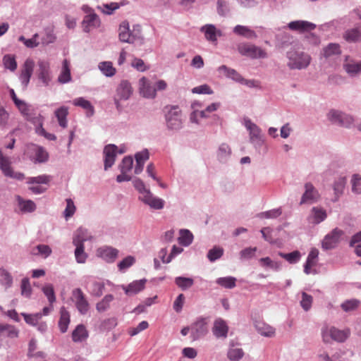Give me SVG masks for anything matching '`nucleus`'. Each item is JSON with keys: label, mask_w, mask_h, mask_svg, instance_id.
Wrapping results in <instances>:
<instances>
[{"label": "nucleus", "mask_w": 361, "mask_h": 361, "mask_svg": "<svg viewBox=\"0 0 361 361\" xmlns=\"http://www.w3.org/2000/svg\"><path fill=\"white\" fill-rule=\"evenodd\" d=\"M92 239V234L87 229L82 227L78 228L74 233L73 243L74 245H84V243Z\"/></svg>", "instance_id": "obj_27"}, {"label": "nucleus", "mask_w": 361, "mask_h": 361, "mask_svg": "<svg viewBox=\"0 0 361 361\" xmlns=\"http://www.w3.org/2000/svg\"><path fill=\"white\" fill-rule=\"evenodd\" d=\"M75 260L79 264H84L87 258V255L85 252V246L84 245H75Z\"/></svg>", "instance_id": "obj_60"}, {"label": "nucleus", "mask_w": 361, "mask_h": 361, "mask_svg": "<svg viewBox=\"0 0 361 361\" xmlns=\"http://www.w3.org/2000/svg\"><path fill=\"white\" fill-rule=\"evenodd\" d=\"M88 337L87 331L83 324H78L72 332V339L74 342H82Z\"/></svg>", "instance_id": "obj_42"}, {"label": "nucleus", "mask_w": 361, "mask_h": 361, "mask_svg": "<svg viewBox=\"0 0 361 361\" xmlns=\"http://www.w3.org/2000/svg\"><path fill=\"white\" fill-rule=\"evenodd\" d=\"M100 24L99 17L96 13L85 15L82 21V30L88 33L92 30L99 27Z\"/></svg>", "instance_id": "obj_24"}, {"label": "nucleus", "mask_w": 361, "mask_h": 361, "mask_svg": "<svg viewBox=\"0 0 361 361\" xmlns=\"http://www.w3.org/2000/svg\"><path fill=\"white\" fill-rule=\"evenodd\" d=\"M236 281V278L229 276L216 279V283L224 288L232 289L235 287Z\"/></svg>", "instance_id": "obj_46"}, {"label": "nucleus", "mask_w": 361, "mask_h": 361, "mask_svg": "<svg viewBox=\"0 0 361 361\" xmlns=\"http://www.w3.org/2000/svg\"><path fill=\"white\" fill-rule=\"evenodd\" d=\"M348 21V18L347 17L335 19L322 25V27L323 30L337 31L344 28Z\"/></svg>", "instance_id": "obj_34"}, {"label": "nucleus", "mask_w": 361, "mask_h": 361, "mask_svg": "<svg viewBox=\"0 0 361 361\" xmlns=\"http://www.w3.org/2000/svg\"><path fill=\"white\" fill-rule=\"evenodd\" d=\"M243 356V350L234 346L231 347L227 353V357L231 361H239Z\"/></svg>", "instance_id": "obj_53"}, {"label": "nucleus", "mask_w": 361, "mask_h": 361, "mask_svg": "<svg viewBox=\"0 0 361 361\" xmlns=\"http://www.w3.org/2000/svg\"><path fill=\"white\" fill-rule=\"evenodd\" d=\"M139 90L140 94L147 99H154L157 96V89L154 85L145 77H142L139 80Z\"/></svg>", "instance_id": "obj_18"}, {"label": "nucleus", "mask_w": 361, "mask_h": 361, "mask_svg": "<svg viewBox=\"0 0 361 361\" xmlns=\"http://www.w3.org/2000/svg\"><path fill=\"white\" fill-rule=\"evenodd\" d=\"M219 73H223L227 78L232 79L233 80L240 83L243 81V77L238 73L235 69L227 67L225 65H222L218 68Z\"/></svg>", "instance_id": "obj_37"}, {"label": "nucleus", "mask_w": 361, "mask_h": 361, "mask_svg": "<svg viewBox=\"0 0 361 361\" xmlns=\"http://www.w3.org/2000/svg\"><path fill=\"white\" fill-rule=\"evenodd\" d=\"M346 183L347 179L345 176H341L334 180L332 185L334 194V197L333 199L334 202H337L340 197L343 194Z\"/></svg>", "instance_id": "obj_30"}, {"label": "nucleus", "mask_w": 361, "mask_h": 361, "mask_svg": "<svg viewBox=\"0 0 361 361\" xmlns=\"http://www.w3.org/2000/svg\"><path fill=\"white\" fill-rule=\"evenodd\" d=\"M326 212L322 207H314L312 208L307 217V221L312 224H319L326 219Z\"/></svg>", "instance_id": "obj_26"}, {"label": "nucleus", "mask_w": 361, "mask_h": 361, "mask_svg": "<svg viewBox=\"0 0 361 361\" xmlns=\"http://www.w3.org/2000/svg\"><path fill=\"white\" fill-rule=\"evenodd\" d=\"M71 322L70 314L64 307L60 310V318L59 321V328L61 333H66L68 330Z\"/></svg>", "instance_id": "obj_36"}, {"label": "nucleus", "mask_w": 361, "mask_h": 361, "mask_svg": "<svg viewBox=\"0 0 361 361\" xmlns=\"http://www.w3.org/2000/svg\"><path fill=\"white\" fill-rule=\"evenodd\" d=\"M257 250L256 247H246L240 252V258L241 260H248L253 258L255 256V253Z\"/></svg>", "instance_id": "obj_64"}, {"label": "nucleus", "mask_w": 361, "mask_h": 361, "mask_svg": "<svg viewBox=\"0 0 361 361\" xmlns=\"http://www.w3.org/2000/svg\"><path fill=\"white\" fill-rule=\"evenodd\" d=\"M193 240L192 233L188 229L180 230V236L178 238V243L185 247L189 246L192 244Z\"/></svg>", "instance_id": "obj_49"}, {"label": "nucleus", "mask_w": 361, "mask_h": 361, "mask_svg": "<svg viewBox=\"0 0 361 361\" xmlns=\"http://www.w3.org/2000/svg\"><path fill=\"white\" fill-rule=\"evenodd\" d=\"M34 69V61L27 59L24 62L23 69L19 76L22 85L26 87L30 82Z\"/></svg>", "instance_id": "obj_23"}, {"label": "nucleus", "mask_w": 361, "mask_h": 361, "mask_svg": "<svg viewBox=\"0 0 361 361\" xmlns=\"http://www.w3.org/2000/svg\"><path fill=\"white\" fill-rule=\"evenodd\" d=\"M104 170H108L115 162L117 154V146L113 144L104 147Z\"/></svg>", "instance_id": "obj_22"}, {"label": "nucleus", "mask_w": 361, "mask_h": 361, "mask_svg": "<svg viewBox=\"0 0 361 361\" xmlns=\"http://www.w3.org/2000/svg\"><path fill=\"white\" fill-rule=\"evenodd\" d=\"M118 249L109 245H103L97 248L96 255L106 263H114L118 256Z\"/></svg>", "instance_id": "obj_15"}, {"label": "nucleus", "mask_w": 361, "mask_h": 361, "mask_svg": "<svg viewBox=\"0 0 361 361\" xmlns=\"http://www.w3.org/2000/svg\"><path fill=\"white\" fill-rule=\"evenodd\" d=\"M352 192L356 195H361V175L355 173L350 179Z\"/></svg>", "instance_id": "obj_54"}, {"label": "nucleus", "mask_w": 361, "mask_h": 361, "mask_svg": "<svg viewBox=\"0 0 361 361\" xmlns=\"http://www.w3.org/2000/svg\"><path fill=\"white\" fill-rule=\"evenodd\" d=\"M11 157L4 155L2 150H0V170L3 175L7 178L23 180L25 178L24 173L15 171L11 166Z\"/></svg>", "instance_id": "obj_7"}, {"label": "nucleus", "mask_w": 361, "mask_h": 361, "mask_svg": "<svg viewBox=\"0 0 361 361\" xmlns=\"http://www.w3.org/2000/svg\"><path fill=\"white\" fill-rule=\"evenodd\" d=\"M71 80L70 63L67 59H64L57 80L61 84H66L70 82Z\"/></svg>", "instance_id": "obj_33"}, {"label": "nucleus", "mask_w": 361, "mask_h": 361, "mask_svg": "<svg viewBox=\"0 0 361 361\" xmlns=\"http://www.w3.org/2000/svg\"><path fill=\"white\" fill-rule=\"evenodd\" d=\"M98 68L106 77H112L116 73V70L113 66V63L111 61H102L99 63Z\"/></svg>", "instance_id": "obj_45"}, {"label": "nucleus", "mask_w": 361, "mask_h": 361, "mask_svg": "<svg viewBox=\"0 0 361 361\" xmlns=\"http://www.w3.org/2000/svg\"><path fill=\"white\" fill-rule=\"evenodd\" d=\"M233 32L240 36H243L247 39L257 37L256 32L247 26L238 25L233 27Z\"/></svg>", "instance_id": "obj_41"}, {"label": "nucleus", "mask_w": 361, "mask_h": 361, "mask_svg": "<svg viewBox=\"0 0 361 361\" xmlns=\"http://www.w3.org/2000/svg\"><path fill=\"white\" fill-rule=\"evenodd\" d=\"M318 255L319 250L317 248L311 249L308 254L307 260L304 264V272L306 274H314L317 273L315 270H312L311 268L317 264Z\"/></svg>", "instance_id": "obj_28"}, {"label": "nucleus", "mask_w": 361, "mask_h": 361, "mask_svg": "<svg viewBox=\"0 0 361 361\" xmlns=\"http://www.w3.org/2000/svg\"><path fill=\"white\" fill-rule=\"evenodd\" d=\"M350 331L348 329H339L333 326L324 325L321 329V336L324 343H331L333 341L343 343L349 337Z\"/></svg>", "instance_id": "obj_4"}, {"label": "nucleus", "mask_w": 361, "mask_h": 361, "mask_svg": "<svg viewBox=\"0 0 361 361\" xmlns=\"http://www.w3.org/2000/svg\"><path fill=\"white\" fill-rule=\"evenodd\" d=\"M228 329L226 322L222 318L219 317L214 320L212 331L216 338L225 339L228 336Z\"/></svg>", "instance_id": "obj_20"}, {"label": "nucleus", "mask_w": 361, "mask_h": 361, "mask_svg": "<svg viewBox=\"0 0 361 361\" xmlns=\"http://www.w3.org/2000/svg\"><path fill=\"white\" fill-rule=\"evenodd\" d=\"M279 255L282 258L285 259L287 262H288L290 264H296L298 262L300 261L301 257L300 252L297 250L290 253L279 252Z\"/></svg>", "instance_id": "obj_56"}, {"label": "nucleus", "mask_w": 361, "mask_h": 361, "mask_svg": "<svg viewBox=\"0 0 361 361\" xmlns=\"http://www.w3.org/2000/svg\"><path fill=\"white\" fill-rule=\"evenodd\" d=\"M114 297L111 294L106 295L99 302L96 304V310L99 312H104L109 309L111 302Z\"/></svg>", "instance_id": "obj_48"}, {"label": "nucleus", "mask_w": 361, "mask_h": 361, "mask_svg": "<svg viewBox=\"0 0 361 361\" xmlns=\"http://www.w3.org/2000/svg\"><path fill=\"white\" fill-rule=\"evenodd\" d=\"M165 122L166 128L173 132H177L183 127L182 111L178 106H168L165 107Z\"/></svg>", "instance_id": "obj_3"}, {"label": "nucleus", "mask_w": 361, "mask_h": 361, "mask_svg": "<svg viewBox=\"0 0 361 361\" xmlns=\"http://www.w3.org/2000/svg\"><path fill=\"white\" fill-rule=\"evenodd\" d=\"M15 105L26 120L30 121H32L34 120L35 117H34L31 113L30 105L21 99L15 104Z\"/></svg>", "instance_id": "obj_43"}, {"label": "nucleus", "mask_w": 361, "mask_h": 361, "mask_svg": "<svg viewBox=\"0 0 361 361\" xmlns=\"http://www.w3.org/2000/svg\"><path fill=\"white\" fill-rule=\"evenodd\" d=\"M54 115L57 118L59 125L61 128H66L68 126L67 116L68 115V108L65 106H62L56 109Z\"/></svg>", "instance_id": "obj_39"}, {"label": "nucleus", "mask_w": 361, "mask_h": 361, "mask_svg": "<svg viewBox=\"0 0 361 361\" xmlns=\"http://www.w3.org/2000/svg\"><path fill=\"white\" fill-rule=\"evenodd\" d=\"M135 27L131 32L129 28V23L127 21L122 22L118 28L119 39L122 42L130 44L135 43L137 39H140L141 37L140 27L137 25Z\"/></svg>", "instance_id": "obj_6"}, {"label": "nucleus", "mask_w": 361, "mask_h": 361, "mask_svg": "<svg viewBox=\"0 0 361 361\" xmlns=\"http://www.w3.org/2000/svg\"><path fill=\"white\" fill-rule=\"evenodd\" d=\"M304 188L305 192L301 197L300 204H313L319 200L320 197L319 191L311 183H306Z\"/></svg>", "instance_id": "obj_16"}, {"label": "nucleus", "mask_w": 361, "mask_h": 361, "mask_svg": "<svg viewBox=\"0 0 361 361\" xmlns=\"http://www.w3.org/2000/svg\"><path fill=\"white\" fill-rule=\"evenodd\" d=\"M175 283L182 290H186L193 286L194 280L189 277L177 276L175 278Z\"/></svg>", "instance_id": "obj_50"}, {"label": "nucleus", "mask_w": 361, "mask_h": 361, "mask_svg": "<svg viewBox=\"0 0 361 361\" xmlns=\"http://www.w3.org/2000/svg\"><path fill=\"white\" fill-rule=\"evenodd\" d=\"M223 254V248L216 246L209 250L207 253V258L211 262H214L216 260L220 259L222 257Z\"/></svg>", "instance_id": "obj_62"}, {"label": "nucleus", "mask_w": 361, "mask_h": 361, "mask_svg": "<svg viewBox=\"0 0 361 361\" xmlns=\"http://www.w3.org/2000/svg\"><path fill=\"white\" fill-rule=\"evenodd\" d=\"M259 264L264 267H269L273 270L279 271L281 269V263L272 261L269 257H263L259 260Z\"/></svg>", "instance_id": "obj_61"}, {"label": "nucleus", "mask_w": 361, "mask_h": 361, "mask_svg": "<svg viewBox=\"0 0 361 361\" xmlns=\"http://www.w3.org/2000/svg\"><path fill=\"white\" fill-rule=\"evenodd\" d=\"M327 117L333 123L347 128L350 127L354 121L352 116L335 109L330 110Z\"/></svg>", "instance_id": "obj_10"}, {"label": "nucleus", "mask_w": 361, "mask_h": 361, "mask_svg": "<svg viewBox=\"0 0 361 361\" xmlns=\"http://www.w3.org/2000/svg\"><path fill=\"white\" fill-rule=\"evenodd\" d=\"M73 104L75 106H80L85 110H87L86 116L87 117H91L94 114V108L91 104V102L84 97H78L73 100Z\"/></svg>", "instance_id": "obj_35"}, {"label": "nucleus", "mask_w": 361, "mask_h": 361, "mask_svg": "<svg viewBox=\"0 0 361 361\" xmlns=\"http://www.w3.org/2000/svg\"><path fill=\"white\" fill-rule=\"evenodd\" d=\"M343 231L337 228L332 230L324 238L322 242V247L324 250L335 248L341 240Z\"/></svg>", "instance_id": "obj_13"}, {"label": "nucleus", "mask_w": 361, "mask_h": 361, "mask_svg": "<svg viewBox=\"0 0 361 361\" xmlns=\"http://www.w3.org/2000/svg\"><path fill=\"white\" fill-rule=\"evenodd\" d=\"M341 48L338 44L330 43L323 49V56L325 58H329L333 56H337L341 54Z\"/></svg>", "instance_id": "obj_51"}, {"label": "nucleus", "mask_w": 361, "mask_h": 361, "mask_svg": "<svg viewBox=\"0 0 361 361\" xmlns=\"http://www.w3.org/2000/svg\"><path fill=\"white\" fill-rule=\"evenodd\" d=\"M238 51L241 55L253 59L267 57V52L261 47L246 42L240 43L238 45Z\"/></svg>", "instance_id": "obj_8"}, {"label": "nucleus", "mask_w": 361, "mask_h": 361, "mask_svg": "<svg viewBox=\"0 0 361 361\" xmlns=\"http://www.w3.org/2000/svg\"><path fill=\"white\" fill-rule=\"evenodd\" d=\"M18 330L14 326L0 323V336L14 338L18 336Z\"/></svg>", "instance_id": "obj_40"}, {"label": "nucleus", "mask_w": 361, "mask_h": 361, "mask_svg": "<svg viewBox=\"0 0 361 361\" xmlns=\"http://www.w3.org/2000/svg\"><path fill=\"white\" fill-rule=\"evenodd\" d=\"M191 336L193 340L204 337L209 332L208 319L198 317L190 326Z\"/></svg>", "instance_id": "obj_9"}, {"label": "nucleus", "mask_w": 361, "mask_h": 361, "mask_svg": "<svg viewBox=\"0 0 361 361\" xmlns=\"http://www.w3.org/2000/svg\"><path fill=\"white\" fill-rule=\"evenodd\" d=\"M73 300L80 314H86L90 309V304L80 288H75L72 292Z\"/></svg>", "instance_id": "obj_14"}, {"label": "nucleus", "mask_w": 361, "mask_h": 361, "mask_svg": "<svg viewBox=\"0 0 361 361\" xmlns=\"http://www.w3.org/2000/svg\"><path fill=\"white\" fill-rule=\"evenodd\" d=\"M200 31L204 33L206 39L212 42H216L217 37L221 35V31L212 24L203 25L201 27Z\"/></svg>", "instance_id": "obj_31"}, {"label": "nucleus", "mask_w": 361, "mask_h": 361, "mask_svg": "<svg viewBox=\"0 0 361 361\" xmlns=\"http://www.w3.org/2000/svg\"><path fill=\"white\" fill-rule=\"evenodd\" d=\"M51 180V176L49 175H40L36 177H30L27 178V183L28 184H48Z\"/></svg>", "instance_id": "obj_59"}, {"label": "nucleus", "mask_w": 361, "mask_h": 361, "mask_svg": "<svg viewBox=\"0 0 361 361\" xmlns=\"http://www.w3.org/2000/svg\"><path fill=\"white\" fill-rule=\"evenodd\" d=\"M86 285L91 295L100 297L103 294L105 284L102 280L89 276Z\"/></svg>", "instance_id": "obj_21"}, {"label": "nucleus", "mask_w": 361, "mask_h": 361, "mask_svg": "<svg viewBox=\"0 0 361 361\" xmlns=\"http://www.w3.org/2000/svg\"><path fill=\"white\" fill-rule=\"evenodd\" d=\"M147 280L143 279L140 280L134 281L128 286H122V288L125 293L128 295H135L140 292L145 288Z\"/></svg>", "instance_id": "obj_29"}, {"label": "nucleus", "mask_w": 361, "mask_h": 361, "mask_svg": "<svg viewBox=\"0 0 361 361\" xmlns=\"http://www.w3.org/2000/svg\"><path fill=\"white\" fill-rule=\"evenodd\" d=\"M27 153L30 159L34 163H44L49 159V154L47 150L41 146L31 144L27 146Z\"/></svg>", "instance_id": "obj_11"}, {"label": "nucleus", "mask_w": 361, "mask_h": 361, "mask_svg": "<svg viewBox=\"0 0 361 361\" xmlns=\"http://www.w3.org/2000/svg\"><path fill=\"white\" fill-rule=\"evenodd\" d=\"M38 71L37 75L39 80L45 85L48 86L51 80L50 64L48 61L39 60L37 62Z\"/></svg>", "instance_id": "obj_19"}, {"label": "nucleus", "mask_w": 361, "mask_h": 361, "mask_svg": "<svg viewBox=\"0 0 361 361\" xmlns=\"http://www.w3.org/2000/svg\"><path fill=\"white\" fill-rule=\"evenodd\" d=\"M21 315L24 317L25 322L30 325L35 326L38 324V322L42 318L41 313H35V314H27V313H21Z\"/></svg>", "instance_id": "obj_57"}, {"label": "nucleus", "mask_w": 361, "mask_h": 361, "mask_svg": "<svg viewBox=\"0 0 361 361\" xmlns=\"http://www.w3.org/2000/svg\"><path fill=\"white\" fill-rule=\"evenodd\" d=\"M231 149L226 143H222L219 145L217 150V159L220 162L225 163L230 158Z\"/></svg>", "instance_id": "obj_44"}, {"label": "nucleus", "mask_w": 361, "mask_h": 361, "mask_svg": "<svg viewBox=\"0 0 361 361\" xmlns=\"http://www.w3.org/2000/svg\"><path fill=\"white\" fill-rule=\"evenodd\" d=\"M135 190L138 192V200L148 206L152 210H161L164 208L165 200L154 195L150 189L146 187L142 180L136 178L133 180Z\"/></svg>", "instance_id": "obj_1"}, {"label": "nucleus", "mask_w": 361, "mask_h": 361, "mask_svg": "<svg viewBox=\"0 0 361 361\" xmlns=\"http://www.w3.org/2000/svg\"><path fill=\"white\" fill-rule=\"evenodd\" d=\"M286 56L288 60L287 66L291 70L305 69L312 60L310 54L295 47H292Z\"/></svg>", "instance_id": "obj_2"}, {"label": "nucleus", "mask_w": 361, "mask_h": 361, "mask_svg": "<svg viewBox=\"0 0 361 361\" xmlns=\"http://www.w3.org/2000/svg\"><path fill=\"white\" fill-rule=\"evenodd\" d=\"M255 327L257 331L265 337H273L275 334V329L270 325L262 322H256Z\"/></svg>", "instance_id": "obj_38"}, {"label": "nucleus", "mask_w": 361, "mask_h": 361, "mask_svg": "<svg viewBox=\"0 0 361 361\" xmlns=\"http://www.w3.org/2000/svg\"><path fill=\"white\" fill-rule=\"evenodd\" d=\"M343 38L349 43L357 42L361 40V32L357 28L350 29L344 32Z\"/></svg>", "instance_id": "obj_47"}, {"label": "nucleus", "mask_w": 361, "mask_h": 361, "mask_svg": "<svg viewBox=\"0 0 361 361\" xmlns=\"http://www.w3.org/2000/svg\"><path fill=\"white\" fill-rule=\"evenodd\" d=\"M287 27L293 31L305 32L314 30L316 25L306 20H294L290 22Z\"/></svg>", "instance_id": "obj_25"}, {"label": "nucleus", "mask_w": 361, "mask_h": 361, "mask_svg": "<svg viewBox=\"0 0 361 361\" xmlns=\"http://www.w3.org/2000/svg\"><path fill=\"white\" fill-rule=\"evenodd\" d=\"M3 65L6 69L14 72L17 68L16 57L13 54H6L2 59Z\"/></svg>", "instance_id": "obj_52"}, {"label": "nucleus", "mask_w": 361, "mask_h": 361, "mask_svg": "<svg viewBox=\"0 0 361 361\" xmlns=\"http://www.w3.org/2000/svg\"><path fill=\"white\" fill-rule=\"evenodd\" d=\"M243 124L249 132L250 142L256 149H259L264 144V135L261 128L248 117L243 118Z\"/></svg>", "instance_id": "obj_5"}, {"label": "nucleus", "mask_w": 361, "mask_h": 361, "mask_svg": "<svg viewBox=\"0 0 361 361\" xmlns=\"http://www.w3.org/2000/svg\"><path fill=\"white\" fill-rule=\"evenodd\" d=\"M282 214L281 208L273 209L269 211L262 212L257 214L260 219H276Z\"/></svg>", "instance_id": "obj_58"}, {"label": "nucleus", "mask_w": 361, "mask_h": 361, "mask_svg": "<svg viewBox=\"0 0 361 361\" xmlns=\"http://www.w3.org/2000/svg\"><path fill=\"white\" fill-rule=\"evenodd\" d=\"M16 201L19 209L23 213H32L37 209L36 204L31 200H25L20 195H17Z\"/></svg>", "instance_id": "obj_32"}, {"label": "nucleus", "mask_w": 361, "mask_h": 361, "mask_svg": "<svg viewBox=\"0 0 361 361\" xmlns=\"http://www.w3.org/2000/svg\"><path fill=\"white\" fill-rule=\"evenodd\" d=\"M343 67L350 77H356L361 73V61L349 56L345 57Z\"/></svg>", "instance_id": "obj_17"}, {"label": "nucleus", "mask_w": 361, "mask_h": 361, "mask_svg": "<svg viewBox=\"0 0 361 361\" xmlns=\"http://www.w3.org/2000/svg\"><path fill=\"white\" fill-rule=\"evenodd\" d=\"M116 97L114 98V103L116 106L119 104L118 100H128L133 94V90L130 82L128 80H123L117 86L116 90Z\"/></svg>", "instance_id": "obj_12"}, {"label": "nucleus", "mask_w": 361, "mask_h": 361, "mask_svg": "<svg viewBox=\"0 0 361 361\" xmlns=\"http://www.w3.org/2000/svg\"><path fill=\"white\" fill-rule=\"evenodd\" d=\"M13 276L11 274L5 269H1L0 273V283L6 288L8 289L13 286Z\"/></svg>", "instance_id": "obj_55"}, {"label": "nucleus", "mask_w": 361, "mask_h": 361, "mask_svg": "<svg viewBox=\"0 0 361 361\" xmlns=\"http://www.w3.org/2000/svg\"><path fill=\"white\" fill-rule=\"evenodd\" d=\"M21 295L25 298H30L32 290L28 278H23L20 284Z\"/></svg>", "instance_id": "obj_63"}]
</instances>
